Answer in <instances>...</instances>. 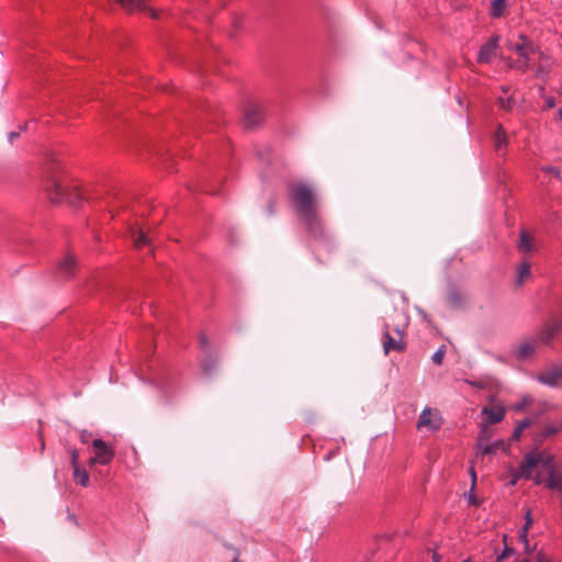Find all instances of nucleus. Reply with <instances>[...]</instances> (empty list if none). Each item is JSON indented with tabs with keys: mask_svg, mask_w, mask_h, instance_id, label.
<instances>
[{
	"mask_svg": "<svg viewBox=\"0 0 562 562\" xmlns=\"http://www.w3.org/2000/svg\"><path fill=\"white\" fill-rule=\"evenodd\" d=\"M562 431V422L559 424H547L536 435L535 440L537 443L541 445L544 440L554 436Z\"/></svg>",
	"mask_w": 562,
	"mask_h": 562,
	"instance_id": "ddd939ff",
	"label": "nucleus"
},
{
	"mask_svg": "<svg viewBox=\"0 0 562 562\" xmlns=\"http://www.w3.org/2000/svg\"><path fill=\"white\" fill-rule=\"evenodd\" d=\"M132 237H133L135 247L138 249L150 245V239L148 238L147 234L142 228L134 229L132 232Z\"/></svg>",
	"mask_w": 562,
	"mask_h": 562,
	"instance_id": "f3484780",
	"label": "nucleus"
},
{
	"mask_svg": "<svg viewBox=\"0 0 562 562\" xmlns=\"http://www.w3.org/2000/svg\"><path fill=\"white\" fill-rule=\"evenodd\" d=\"M381 341L384 355L391 351L404 352L407 348L404 330L398 326L392 328L387 323L383 325Z\"/></svg>",
	"mask_w": 562,
	"mask_h": 562,
	"instance_id": "7ed1b4c3",
	"label": "nucleus"
},
{
	"mask_svg": "<svg viewBox=\"0 0 562 562\" xmlns=\"http://www.w3.org/2000/svg\"><path fill=\"white\" fill-rule=\"evenodd\" d=\"M434 562H439V555L437 553L432 554Z\"/></svg>",
	"mask_w": 562,
	"mask_h": 562,
	"instance_id": "de8ad7c7",
	"label": "nucleus"
},
{
	"mask_svg": "<svg viewBox=\"0 0 562 562\" xmlns=\"http://www.w3.org/2000/svg\"><path fill=\"white\" fill-rule=\"evenodd\" d=\"M530 277V265L524 261L517 269L516 283L521 285Z\"/></svg>",
	"mask_w": 562,
	"mask_h": 562,
	"instance_id": "5701e85b",
	"label": "nucleus"
},
{
	"mask_svg": "<svg viewBox=\"0 0 562 562\" xmlns=\"http://www.w3.org/2000/svg\"><path fill=\"white\" fill-rule=\"evenodd\" d=\"M122 8L133 11V10H144L145 9V0H116Z\"/></svg>",
	"mask_w": 562,
	"mask_h": 562,
	"instance_id": "b1692460",
	"label": "nucleus"
},
{
	"mask_svg": "<svg viewBox=\"0 0 562 562\" xmlns=\"http://www.w3.org/2000/svg\"><path fill=\"white\" fill-rule=\"evenodd\" d=\"M483 414L487 415L490 423H501L505 417V409L503 406L484 407Z\"/></svg>",
	"mask_w": 562,
	"mask_h": 562,
	"instance_id": "dca6fc26",
	"label": "nucleus"
},
{
	"mask_svg": "<svg viewBox=\"0 0 562 562\" xmlns=\"http://www.w3.org/2000/svg\"><path fill=\"white\" fill-rule=\"evenodd\" d=\"M289 198L297 216L304 223L311 237L317 241L331 246L333 239L324 227L318 212V201L312 186L307 183H289Z\"/></svg>",
	"mask_w": 562,
	"mask_h": 562,
	"instance_id": "f257e3e1",
	"label": "nucleus"
},
{
	"mask_svg": "<svg viewBox=\"0 0 562 562\" xmlns=\"http://www.w3.org/2000/svg\"><path fill=\"white\" fill-rule=\"evenodd\" d=\"M214 367H215V362H213L212 360H204V361L202 362L203 371H204L205 373H207V374L212 372V370H213V368H214Z\"/></svg>",
	"mask_w": 562,
	"mask_h": 562,
	"instance_id": "2f4dec72",
	"label": "nucleus"
},
{
	"mask_svg": "<svg viewBox=\"0 0 562 562\" xmlns=\"http://www.w3.org/2000/svg\"><path fill=\"white\" fill-rule=\"evenodd\" d=\"M519 479H516L515 473L513 474V479L510 481L512 485H515Z\"/></svg>",
	"mask_w": 562,
	"mask_h": 562,
	"instance_id": "49530a36",
	"label": "nucleus"
},
{
	"mask_svg": "<svg viewBox=\"0 0 562 562\" xmlns=\"http://www.w3.org/2000/svg\"><path fill=\"white\" fill-rule=\"evenodd\" d=\"M199 342H200V346L203 350H206L207 347H209V342H207V338L204 334H201L200 335V338H199Z\"/></svg>",
	"mask_w": 562,
	"mask_h": 562,
	"instance_id": "f704fd0d",
	"label": "nucleus"
},
{
	"mask_svg": "<svg viewBox=\"0 0 562 562\" xmlns=\"http://www.w3.org/2000/svg\"><path fill=\"white\" fill-rule=\"evenodd\" d=\"M517 248L522 254H528V252L533 251V249H535L533 239L527 232H525V231L520 232Z\"/></svg>",
	"mask_w": 562,
	"mask_h": 562,
	"instance_id": "2eb2a0df",
	"label": "nucleus"
},
{
	"mask_svg": "<svg viewBox=\"0 0 562 562\" xmlns=\"http://www.w3.org/2000/svg\"><path fill=\"white\" fill-rule=\"evenodd\" d=\"M69 452H70V463H71V465H72V469H75V468H76V465H79V463H78L79 452H78V450H77V449H75V448H71V449L69 450Z\"/></svg>",
	"mask_w": 562,
	"mask_h": 562,
	"instance_id": "c756f323",
	"label": "nucleus"
},
{
	"mask_svg": "<svg viewBox=\"0 0 562 562\" xmlns=\"http://www.w3.org/2000/svg\"><path fill=\"white\" fill-rule=\"evenodd\" d=\"M503 540H504V543H506V540H507L506 535L504 536ZM515 553H516L515 549L509 548L507 544H505V548H504L503 552L497 557L496 562H502V560H504L507 557L514 555Z\"/></svg>",
	"mask_w": 562,
	"mask_h": 562,
	"instance_id": "c85d7f7f",
	"label": "nucleus"
},
{
	"mask_svg": "<svg viewBox=\"0 0 562 562\" xmlns=\"http://www.w3.org/2000/svg\"><path fill=\"white\" fill-rule=\"evenodd\" d=\"M546 105L548 109H552L555 106V100L553 97H549L546 99Z\"/></svg>",
	"mask_w": 562,
	"mask_h": 562,
	"instance_id": "58836bf2",
	"label": "nucleus"
},
{
	"mask_svg": "<svg viewBox=\"0 0 562 562\" xmlns=\"http://www.w3.org/2000/svg\"><path fill=\"white\" fill-rule=\"evenodd\" d=\"M446 355V346H440L431 356V360L435 364L440 366Z\"/></svg>",
	"mask_w": 562,
	"mask_h": 562,
	"instance_id": "bb28decb",
	"label": "nucleus"
},
{
	"mask_svg": "<svg viewBox=\"0 0 562 562\" xmlns=\"http://www.w3.org/2000/svg\"><path fill=\"white\" fill-rule=\"evenodd\" d=\"M558 116L560 120H562V106L558 110Z\"/></svg>",
	"mask_w": 562,
	"mask_h": 562,
	"instance_id": "09e8293b",
	"label": "nucleus"
},
{
	"mask_svg": "<svg viewBox=\"0 0 562 562\" xmlns=\"http://www.w3.org/2000/svg\"><path fill=\"white\" fill-rule=\"evenodd\" d=\"M501 36L495 34L492 35L479 49L477 63L490 64L493 57L496 55L499 46Z\"/></svg>",
	"mask_w": 562,
	"mask_h": 562,
	"instance_id": "1a4fd4ad",
	"label": "nucleus"
},
{
	"mask_svg": "<svg viewBox=\"0 0 562 562\" xmlns=\"http://www.w3.org/2000/svg\"><path fill=\"white\" fill-rule=\"evenodd\" d=\"M74 481L86 487L89 485V474L86 469L80 468L79 465H76L74 469Z\"/></svg>",
	"mask_w": 562,
	"mask_h": 562,
	"instance_id": "412c9836",
	"label": "nucleus"
},
{
	"mask_svg": "<svg viewBox=\"0 0 562 562\" xmlns=\"http://www.w3.org/2000/svg\"><path fill=\"white\" fill-rule=\"evenodd\" d=\"M531 424H532V420L530 418H525V419L518 422L517 426L515 427V429L513 431L512 440L519 441L524 430L527 429L528 427H530Z\"/></svg>",
	"mask_w": 562,
	"mask_h": 562,
	"instance_id": "4be33fe9",
	"label": "nucleus"
},
{
	"mask_svg": "<svg viewBox=\"0 0 562 562\" xmlns=\"http://www.w3.org/2000/svg\"><path fill=\"white\" fill-rule=\"evenodd\" d=\"M536 344L535 337L524 340L515 351L516 359L524 361L529 358L536 350Z\"/></svg>",
	"mask_w": 562,
	"mask_h": 562,
	"instance_id": "f8f14e48",
	"label": "nucleus"
},
{
	"mask_svg": "<svg viewBox=\"0 0 562 562\" xmlns=\"http://www.w3.org/2000/svg\"><path fill=\"white\" fill-rule=\"evenodd\" d=\"M61 170L60 161L56 158H49L44 167V176L46 180L45 190L48 199L53 203L67 201V203L77 209L80 207L83 201L90 202L93 196L87 195L83 191L74 189L69 191L66 189L58 177Z\"/></svg>",
	"mask_w": 562,
	"mask_h": 562,
	"instance_id": "f03ea898",
	"label": "nucleus"
},
{
	"mask_svg": "<svg viewBox=\"0 0 562 562\" xmlns=\"http://www.w3.org/2000/svg\"><path fill=\"white\" fill-rule=\"evenodd\" d=\"M431 411L426 407L419 415L417 427L429 426L431 424Z\"/></svg>",
	"mask_w": 562,
	"mask_h": 562,
	"instance_id": "393cba45",
	"label": "nucleus"
},
{
	"mask_svg": "<svg viewBox=\"0 0 562 562\" xmlns=\"http://www.w3.org/2000/svg\"><path fill=\"white\" fill-rule=\"evenodd\" d=\"M562 379V367H554L543 373H540L537 378L539 382L549 386H555Z\"/></svg>",
	"mask_w": 562,
	"mask_h": 562,
	"instance_id": "9b49d317",
	"label": "nucleus"
},
{
	"mask_svg": "<svg viewBox=\"0 0 562 562\" xmlns=\"http://www.w3.org/2000/svg\"><path fill=\"white\" fill-rule=\"evenodd\" d=\"M468 502H469L470 505H473V506H480L481 505V501L475 497V495L472 493V491L469 494Z\"/></svg>",
	"mask_w": 562,
	"mask_h": 562,
	"instance_id": "72a5a7b5",
	"label": "nucleus"
},
{
	"mask_svg": "<svg viewBox=\"0 0 562 562\" xmlns=\"http://www.w3.org/2000/svg\"><path fill=\"white\" fill-rule=\"evenodd\" d=\"M532 54H525V56H518V59L509 63V67L527 72L530 68V60Z\"/></svg>",
	"mask_w": 562,
	"mask_h": 562,
	"instance_id": "a211bd4d",
	"label": "nucleus"
},
{
	"mask_svg": "<svg viewBox=\"0 0 562 562\" xmlns=\"http://www.w3.org/2000/svg\"><path fill=\"white\" fill-rule=\"evenodd\" d=\"M470 474H471V477H472V486H471V491H473L474 485H475V482H476V473H475V471H474V469H473V468H471V470H470Z\"/></svg>",
	"mask_w": 562,
	"mask_h": 562,
	"instance_id": "a19ab883",
	"label": "nucleus"
},
{
	"mask_svg": "<svg viewBox=\"0 0 562 562\" xmlns=\"http://www.w3.org/2000/svg\"><path fill=\"white\" fill-rule=\"evenodd\" d=\"M19 135H20V133H18V132H11V133L9 134V140H10L11 143H13V140H14L15 138H18V137H19Z\"/></svg>",
	"mask_w": 562,
	"mask_h": 562,
	"instance_id": "37998d69",
	"label": "nucleus"
},
{
	"mask_svg": "<svg viewBox=\"0 0 562 562\" xmlns=\"http://www.w3.org/2000/svg\"><path fill=\"white\" fill-rule=\"evenodd\" d=\"M77 271L76 258L67 254L56 265L55 276L59 281H67L75 277Z\"/></svg>",
	"mask_w": 562,
	"mask_h": 562,
	"instance_id": "6e6552de",
	"label": "nucleus"
},
{
	"mask_svg": "<svg viewBox=\"0 0 562 562\" xmlns=\"http://www.w3.org/2000/svg\"><path fill=\"white\" fill-rule=\"evenodd\" d=\"M544 72H546L544 67L539 66V67L537 68V76H540V75H542V74H544Z\"/></svg>",
	"mask_w": 562,
	"mask_h": 562,
	"instance_id": "c03bdc74",
	"label": "nucleus"
},
{
	"mask_svg": "<svg viewBox=\"0 0 562 562\" xmlns=\"http://www.w3.org/2000/svg\"><path fill=\"white\" fill-rule=\"evenodd\" d=\"M267 211L269 215H273L276 213V202L274 200H270L267 206Z\"/></svg>",
	"mask_w": 562,
	"mask_h": 562,
	"instance_id": "c9c22d12",
	"label": "nucleus"
},
{
	"mask_svg": "<svg viewBox=\"0 0 562 562\" xmlns=\"http://www.w3.org/2000/svg\"><path fill=\"white\" fill-rule=\"evenodd\" d=\"M502 91H503L504 95L506 97V94H507V93H508V91H509V87H505V86H503V87H502Z\"/></svg>",
	"mask_w": 562,
	"mask_h": 562,
	"instance_id": "a18cd8bd",
	"label": "nucleus"
},
{
	"mask_svg": "<svg viewBox=\"0 0 562 562\" xmlns=\"http://www.w3.org/2000/svg\"><path fill=\"white\" fill-rule=\"evenodd\" d=\"M91 437V434L87 430L81 431L80 434V440L82 443H87L89 441V438Z\"/></svg>",
	"mask_w": 562,
	"mask_h": 562,
	"instance_id": "4c0bfd02",
	"label": "nucleus"
},
{
	"mask_svg": "<svg viewBox=\"0 0 562 562\" xmlns=\"http://www.w3.org/2000/svg\"><path fill=\"white\" fill-rule=\"evenodd\" d=\"M502 445H503L502 440H497V441H494V442H491V443L490 442L476 443L479 451L483 456L495 454L497 452V450L501 448Z\"/></svg>",
	"mask_w": 562,
	"mask_h": 562,
	"instance_id": "aec40b11",
	"label": "nucleus"
},
{
	"mask_svg": "<svg viewBox=\"0 0 562 562\" xmlns=\"http://www.w3.org/2000/svg\"><path fill=\"white\" fill-rule=\"evenodd\" d=\"M491 437V431L487 425H482L479 437H477V443H485L488 441Z\"/></svg>",
	"mask_w": 562,
	"mask_h": 562,
	"instance_id": "cd10ccee",
	"label": "nucleus"
},
{
	"mask_svg": "<svg viewBox=\"0 0 562 562\" xmlns=\"http://www.w3.org/2000/svg\"><path fill=\"white\" fill-rule=\"evenodd\" d=\"M536 562H549L546 555L542 552L537 553Z\"/></svg>",
	"mask_w": 562,
	"mask_h": 562,
	"instance_id": "ea45409f",
	"label": "nucleus"
},
{
	"mask_svg": "<svg viewBox=\"0 0 562 562\" xmlns=\"http://www.w3.org/2000/svg\"><path fill=\"white\" fill-rule=\"evenodd\" d=\"M552 463V457L543 456L540 452L527 453L524 457L522 462L519 464L518 469L515 472L516 479H530L531 471L533 468L541 464L544 468L550 467Z\"/></svg>",
	"mask_w": 562,
	"mask_h": 562,
	"instance_id": "39448f33",
	"label": "nucleus"
},
{
	"mask_svg": "<svg viewBox=\"0 0 562 562\" xmlns=\"http://www.w3.org/2000/svg\"><path fill=\"white\" fill-rule=\"evenodd\" d=\"M92 447L94 450V456L89 459L90 468H92L94 464L108 465L114 459V448L106 443L103 439H93Z\"/></svg>",
	"mask_w": 562,
	"mask_h": 562,
	"instance_id": "423d86ee",
	"label": "nucleus"
},
{
	"mask_svg": "<svg viewBox=\"0 0 562 562\" xmlns=\"http://www.w3.org/2000/svg\"><path fill=\"white\" fill-rule=\"evenodd\" d=\"M498 106L506 112L512 111L514 101L510 97L501 95L497 99Z\"/></svg>",
	"mask_w": 562,
	"mask_h": 562,
	"instance_id": "a878e982",
	"label": "nucleus"
},
{
	"mask_svg": "<svg viewBox=\"0 0 562 562\" xmlns=\"http://www.w3.org/2000/svg\"><path fill=\"white\" fill-rule=\"evenodd\" d=\"M519 540L524 544L529 543V541H528V532H524V528H521L520 531H519Z\"/></svg>",
	"mask_w": 562,
	"mask_h": 562,
	"instance_id": "e433bc0d",
	"label": "nucleus"
},
{
	"mask_svg": "<svg viewBox=\"0 0 562 562\" xmlns=\"http://www.w3.org/2000/svg\"><path fill=\"white\" fill-rule=\"evenodd\" d=\"M493 143L497 151H501L502 149L507 147L508 139L506 131L503 127V125H498L496 127L495 133L493 135Z\"/></svg>",
	"mask_w": 562,
	"mask_h": 562,
	"instance_id": "4468645a",
	"label": "nucleus"
},
{
	"mask_svg": "<svg viewBox=\"0 0 562 562\" xmlns=\"http://www.w3.org/2000/svg\"><path fill=\"white\" fill-rule=\"evenodd\" d=\"M265 119V110L262 105L257 102L249 101L244 109L243 123L245 128H255Z\"/></svg>",
	"mask_w": 562,
	"mask_h": 562,
	"instance_id": "0eeeda50",
	"label": "nucleus"
},
{
	"mask_svg": "<svg viewBox=\"0 0 562 562\" xmlns=\"http://www.w3.org/2000/svg\"><path fill=\"white\" fill-rule=\"evenodd\" d=\"M507 5V0H493L491 3L490 15L493 19L503 16Z\"/></svg>",
	"mask_w": 562,
	"mask_h": 562,
	"instance_id": "6ab92c4d",
	"label": "nucleus"
},
{
	"mask_svg": "<svg viewBox=\"0 0 562 562\" xmlns=\"http://www.w3.org/2000/svg\"><path fill=\"white\" fill-rule=\"evenodd\" d=\"M519 42L509 44L508 48L518 56H525V54H535L539 47L525 34H519Z\"/></svg>",
	"mask_w": 562,
	"mask_h": 562,
	"instance_id": "9d476101",
	"label": "nucleus"
},
{
	"mask_svg": "<svg viewBox=\"0 0 562 562\" xmlns=\"http://www.w3.org/2000/svg\"><path fill=\"white\" fill-rule=\"evenodd\" d=\"M524 546H525V553L526 554H530L536 549V546H533V548H531L529 543H526Z\"/></svg>",
	"mask_w": 562,
	"mask_h": 562,
	"instance_id": "79ce46f5",
	"label": "nucleus"
},
{
	"mask_svg": "<svg viewBox=\"0 0 562 562\" xmlns=\"http://www.w3.org/2000/svg\"><path fill=\"white\" fill-rule=\"evenodd\" d=\"M449 300L454 303V304H460L461 303V296L460 294L457 292V291H452L450 294H449Z\"/></svg>",
	"mask_w": 562,
	"mask_h": 562,
	"instance_id": "473e14b6",
	"label": "nucleus"
},
{
	"mask_svg": "<svg viewBox=\"0 0 562 562\" xmlns=\"http://www.w3.org/2000/svg\"><path fill=\"white\" fill-rule=\"evenodd\" d=\"M525 519H526V521H525V524H524L522 528H524V532H528L529 528H530V527H531V525H532V517H531V512H530V509H528V510L526 512Z\"/></svg>",
	"mask_w": 562,
	"mask_h": 562,
	"instance_id": "7c9ffc66",
	"label": "nucleus"
},
{
	"mask_svg": "<svg viewBox=\"0 0 562 562\" xmlns=\"http://www.w3.org/2000/svg\"><path fill=\"white\" fill-rule=\"evenodd\" d=\"M562 334V313L547 319L537 330L535 339L538 344L552 347L553 340Z\"/></svg>",
	"mask_w": 562,
	"mask_h": 562,
	"instance_id": "20e7f679",
	"label": "nucleus"
}]
</instances>
